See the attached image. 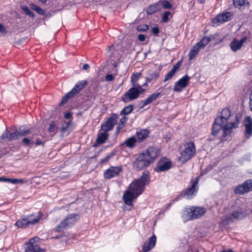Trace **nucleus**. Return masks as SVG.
<instances>
[{
    "mask_svg": "<svg viewBox=\"0 0 252 252\" xmlns=\"http://www.w3.org/2000/svg\"><path fill=\"white\" fill-rule=\"evenodd\" d=\"M161 10L160 3L158 2L150 5L147 8L146 12L148 15H152L153 13Z\"/></svg>",
    "mask_w": 252,
    "mask_h": 252,
    "instance_id": "30",
    "label": "nucleus"
},
{
    "mask_svg": "<svg viewBox=\"0 0 252 252\" xmlns=\"http://www.w3.org/2000/svg\"><path fill=\"white\" fill-rule=\"evenodd\" d=\"M109 135L106 132H103L98 134L95 141L93 143V147L96 148L101 144H104L108 138Z\"/></svg>",
    "mask_w": 252,
    "mask_h": 252,
    "instance_id": "20",
    "label": "nucleus"
},
{
    "mask_svg": "<svg viewBox=\"0 0 252 252\" xmlns=\"http://www.w3.org/2000/svg\"><path fill=\"white\" fill-rule=\"evenodd\" d=\"M251 191H252V179L246 180L242 184L237 186L234 189V192L239 194H244Z\"/></svg>",
    "mask_w": 252,
    "mask_h": 252,
    "instance_id": "10",
    "label": "nucleus"
},
{
    "mask_svg": "<svg viewBox=\"0 0 252 252\" xmlns=\"http://www.w3.org/2000/svg\"><path fill=\"white\" fill-rule=\"evenodd\" d=\"M211 40V39L210 37L203 36L201 40L197 42L196 44L202 49L206 46Z\"/></svg>",
    "mask_w": 252,
    "mask_h": 252,
    "instance_id": "36",
    "label": "nucleus"
},
{
    "mask_svg": "<svg viewBox=\"0 0 252 252\" xmlns=\"http://www.w3.org/2000/svg\"><path fill=\"white\" fill-rule=\"evenodd\" d=\"M136 142H138L135 136H133L127 138L124 143L121 144V146L126 145L127 148L132 149L136 145Z\"/></svg>",
    "mask_w": 252,
    "mask_h": 252,
    "instance_id": "27",
    "label": "nucleus"
},
{
    "mask_svg": "<svg viewBox=\"0 0 252 252\" xmlns=\"http://www.w3.org/2000/svg\"><path fill=\"white\" fill-rule=\"evenodd\" d=\"M20 180L17 179L8 178V182L12 184H17L20 182Z\"/></svg>",
    "mask_w": 252,
    "mask_h": 252,
    "instance_id": "60",
    "label": "nucleus"
},
{
    "mask_svg": "<svg viewBox=\"0 0 252 252\" xmlns=\"http://www.w3.org/2000/svg\"><path fill=\"white\" fill-rule=\"evenodd\" d=\"M216 165L217 163H214L213 164L208 165L204 169L201 171L200 176H203L208 173L210 171L212 170Z\"/></svg>",
    "mask_w": 252,
    "mask_h": 252,
    "instance_id": "46",
    "label": "nucleus"
},
{
    "mask_svg": "<svg viewBox=\"0 0 252 252\" xmlns=\"http://www.w3.org/2000/svg\"><path fill=\"white\" fill-rule=\"evenodd\" d=\"M128 118L125 116L123 117L120 120V124L121 125H123L125 126V124H126L127 120Z\"/></svg>",
    "mask_w": 252,
    "mask_h": 252,
    "instance_id": "57",
    "label": "nucleus"
},
{
    "mask_svg": "<svg viewBox=\"0 0 252 252\" xmlns=\"http://www.w3.org/2000/svg\"><path fill=\"white\" fill-rule=\"evenodd\" d=\"M173 164L171 160L165 157L161 158L157 162L154 170L157 173L167 171L172 168Z\"/></svg>",
    "mask_w": 252,
    "mask_h": 252,
    "instance_id": "7",
    "label": "nucleus"
},
{
    "mask_svg": "<svg viewBox=\"0 0 252 252\" xmlns=\"http://www.w3.org/2000/svg\"><path fill=\"white\" fill-rule=\"evenodd\" d=\"M21 9L26 14V15L30 16L32 18L34 17V13L26 5H21Z\"/></svg>",
    "mask_w": 252,
    "mask_h": 252,
    "instance_id": "42",
    "label": "nucleus"
},
{
    "mask_svg": "<svg viewBox=\"0 0 252 252\" xmlns=\"http://www.w3.org/2000/svg\"><path fill=\"white\" fill-rule=\"evenodd\" d=\"M133 109V105L130 104L124 107L120 112L121 115H127L131 113Z\"/></svg>",
    "mask_w": 252,
    "mask_h": 252,
    "instance_id": "38",
    "label": "nucleus"
},
{
    "mask_svg": "<svg viewBox=\"0 0 252 252\" xmlns=\"http://www.w3.org/2000/svg\"><path fill=\"white\" fill-rule=\"evenodd\" d=\"M244 124L245 127V136L247 139H249L252 136V119L250 116L246 117Z\"/></svg>",
    "mask_w": 252,
    "mask_h": 252,
    "instance_id": "15",
    "label": "nucleus"
},
{
    "mask_svg": "<svg viewBox=\"0 0 252 252\" xmlns=\"http://www.w3.org/2000/svg\"><path fill=\"white\" fill-rule=\"evenodd\" d=\"M182 62V60L177 62V63L173 65V68L171 69L172 71H173L175 73L179 70L180 67L181 65Z\"/></svg>",
    "mask_w": 252,
    "mask_h": 252,
    "instance_id": "53",
    "label": "nucleus"
},
{
    "mask_svg": "<svg viewBox=\"0 0 252 252\" xmlns=\"http://www.w3.org/2000/svg\"><path fill=\"white\" fill-rule=\"evenodd\" d=\"M171 14V12L169 11L164 12L162 16V21L163 23H166L169 20L168 16Z\"/></svg>",
    "mask_w": 252,
    "mask_h": 252,
    "instance_id": "52",
    "label": "nucleus"
},
{
    "mask_svg": "<svg viewBox=\"0 0 252 252\" xmlns=\"http://www.w3.org/2000/svg\"><path fill=\"white\" fill-rule=\"evenodd\" d=\"M72 113L70 111H68L66 112L64 114V117L66 119H69L72 118Z\"/></svg>",
    "mask_w": 252,
    "mask_h": 252,
    "instance_id": "59",
    "label": "nucleus"
},
{
    "mask_svg": "<svg viewBox=\"0 0 252 252\" xmlns=\"http://www.w3.org/2000/svg\"><path fill=\"white\" fill-rule=\"evenodd\" d=\"M105 79L108 81H111L114 79V76L112 74H108L105 76Z\"/></svg>",
    "mask_w": 252,
    "mask_h": 252,
    "instance_id": "58",
    "label": "nucleus"
},
{
    "mask_svg": "<svg viewBox=\"0 0 252 252\" xmlns=\"http://www.w3.org/2000/svg\"><path fill=\"white\" fill-rule=\"evenodd\" d=\"M222 18L223 19V23L227 22L231 19V14L230 12H227L224 13H221Z\"/></svg>",
    "mask_w": 252,
    "mask_h": 252,
    "instance_id": "49",
    "label": "nucleus"
},
{
    "mask_svg": "<svg viewBox=\"0 0 252 252\" xmlns=\"http://www.w3.org/2000/svg\"><path fill=\"white\" fill-rule=\"evenodd\" d=\"M157 238L155 234L150 237L148 241L145 242L143 246L142 250L144 252H148L152 249L156 245Z\"/></svg>",
    "mask_w": 252,
    "mask_h": 252,
    "instance_id": "17",
    "label": "nucleus"
},
{
    "mask_svg": "<svg viewBox=\"0 0 252 252\" xmlns=\"http://www.w3.org/2000/svg\"><path fill=\"white\" fill-rule=\"evenodd\" d=\"M141 77V72L133 73L130 77V83L132 86H137L140 85L137 81Z\"/></svg>",
    "mask_w": 252,
    "mask_h": 252,
    "instance_id": "31",
    "label": "nucleus"
},
{
    "mask_svg": "<svg viewBox=\"0 0 252 252\" xmlns=\"http://www.w3.org/2000/svg\"><path fill=\"white\" fill-rule=\"evenodd\" d=\"M159 76V73L157 72L150 74L148 77L146 78V81L151 83L153 80L156 81Z\"/></svg>",
    "mask_w": 252,
    "mask_h": 252,
    "instance_id": "41",
    "label": "nucleus"
},
{
    "mask_svg": "<svg viewBox=\"0 0 252 252\" xmlns=\"http://www.w3.org/2000/svg\"><path fill=\"white\" fill-rule=\"evenodd\" d=\"M195 152L196 147L194 143L192 141L187 142L184 150L180 153L179 159L183 163H186L194 156Z\"/></svg>",
    "mask_w": 252,
    "mask_h": 252,
    "instance_id": "4",
    "label": "nucleus"
},
{
    "mask_svg": "<svg viewBox=\"0 0 252 252\" xmlns=\"http://www.w3.org/2000/svg\"><path fill=\"white\" fill-rule=\"evenodd\" d=\"M149 26L146 24H142L138 25L136 29L138 32H145L149 30Z\"/></svg>",
    "mask_w": 252,
    "mask_h": 252,
    "instance_id": "51",
    "label": "nucleus"
},
{
    "mask_svg": "<svg viewBox=\"0 0 252 252\" xmlns=\"http://www.w3.org/2000/svg\"><path fill=\"white\" fill-rule=\"evenodd\" d=\"M242 46V44H240L239 40L235 38L234 39L230 44V48L233 52H236L239 50Z\"/></svg>",
    "mask_w": 252,
    "mask_h": 252,
    "instance_id": "33",
    "label": "nucleus"
},
{
    "mask_svg": "<svg viewBox=\"0 0 252 252\" xmlns=\"http://www.w3.org/2000/svg\"><path fill=\"white\" fill-rule=\"evenodd\" d=\"M162 95V94L161 93H154L152 94L145 100L141 101L143 104L140 106V108L142 109L144 108L145 106L151 103L153 101L161 96Z\"/></svg>",
    "mask_w": 252,
    "mask_h": 252,
    "instance_id": "22",
    "label": "nucleus"
},
{
    "mask_svg": "<svg viewBox=\"0 0 252 252\" xmlns=\"http://www.w3.org/2000/svg\"><path fill=\"white\" fill-rule=\"evenodd\" d=\"M138 39L140 41H144L146 39V36L143 34H140L138 36Z\"/></svg>",
    "mask_w": 252,
    "mask_h": 252,
    "instance_id": "62",
    "label": "nucleus"
},
{
    "mask_svg": "<svg viewBox=\"0 0 252 252\" xmlns=\"http://www.w3.org/2000/svg\"><path fill=\"white\" fill-rule=\"evenodd\" d=\"M117 114H112L109 118H107L105 123L101 124V130L107 133L112 130L117 122Z\"/></svg>",
    "mask_w": 252,
    "mask_h": 252,
    "instance_id": "9",
    "label": "nucleus"
},
{
    "mask_svg": "<svg viewBox=\"0 0 252 252\" xmlns=\"http://www.w3.org/2000/svg\"><path fill=\"white\" fill-rule=\"evenodd\" d=\"M158 2L160 3V7L162 6L164 9H170L173 7L172 4L167 0H160Z\"/></svg>",
    "mask_w": 252,
    "mask_h": 252,
    "instance_id": "39",
    "label": "nucleus"
},
{
    "mask_svg": "<svg viewBox=\"0 0 252 252\" xmlns=\"http://www.w3.org/2000/svg\"><path fill=\"white\" fill-rule=\"evenodd\" d=\"M37 220H29L27 216L23 218L18 220L14 223V225L18 228H25L30 225L36 224Z\"/></svg>",
    "mask_w": 252,
    "mask_h": 252,
    "instance_id": "12",
    "label": "nucleus"
},
{
    "mask_svg": "<svg viewBox=\"0 0 252 252\" xmlns=\"http://www.w3.org/2000/svg\"><path fill=\"white\" fill-rule=\"evenodd\" d=\"M138 195L132 190L126 191L123 195V199L126 204L128 206L132 205V201L136 198Z\"/></svg>",
    "mask_w": 252,
    "mask_h": 252,
    "instance_id": "14",
    "label": "nucleus"
},
{
    "mask_svg": "<svg viewBox=\"0 0 252 252\" xmlns=\"http://www.w3.org/2000/svg\"><path fill=\"white\" fill-rule=\"evenodd\" d=\"M159 151L154 147H150L140 153L133 163V166L137 171H140L149 166L158 157Z\"/></svg>",
    "mask_w": 252,
    "mask_h": 252,
    "instance_id": "1",
    "label": "nucleus"
},
{
    "mask_svg": "<svg viewBox=\"0 0 252 252\" xmlns=\"http://www.w3.org/2000/svg\"><path fill=\"white\" fill-rule=\"evenodd\" d=\"M21 143L24 146L29 147H32L34 144L33 141L28 137H24L23 138Z\"/></svg>",
    "mask_w": 252,
    "mask_h": 252,
    "instance_id": "45",
    "label": "nucleus"
},
{
    "mask_svg": "<svg viewBox=\"0 0 252 252\" xmlns=\"http://www.w3.org/2000/svg\"><path fill=\"white\" fill-rule=\"evenodd\" d=\"M190 77L187 74L184 75L175 83L173 91L175 92H181L183 89L186 88L190 81Z\"/></svg>",
    "mask_w": 252,
    "mask_h": 252,
    "instance_id": "11",
    "label": "nucleus"
},
{
    "mask_svg": "<svg viewBox=\"0 0 252 252\" xmlns=\"http://www.w3.org/2000/svg\"><path fill=\"white\" fill-rule=\"evenodd\" d=\"M73 123L71 121H68L67 122H65L63 124H62L61 131L63 132H66L68 130L69 127Z\"/></svg>",
    "mask_w": 252,
    "mask_h": 252,
    "instance_id": "47",
    "label": "nucleus"
},
{
    "mask_svg": "<svg viewBox=\"0 0 252 252\" xmlns=\"http://www.w3.org/2000/svg\"><path fill=\"white\" fill-rule=\"evenodd\" d=\"M223 23L221 14L217 15L215 18L212 19V23L215 25L218 24H221Z\"/></svg>",
    "mask_w": 252,
    "mask_h": 252,
    "instance_id": "44",
    "label": "nucleus"
},
{
    "mask_svg": "<svg viewBox=\"0 0 252 252\" xmlns=\"http://www.w3.org/2000/svg\"><path fill=\"white\" fill-rule=\"evenodd\" d=\"M19 135L20 137L25 136L30 134L31 132L30 128H28L25 126H21L18 129Z\"/></svg>",
    "mask_w": 252,
    "mask_h": 252,
    "instance_id": "34",
    "label": "nucleus"
},
{
    "mask_svg": "<svg viewBox=\"0 0 252 252\" xmlns=\"http://www.w3.org/2000/svg\"><path fill=\"white\" fill-rule=\"evenodd\" d=\"M115 155V152H112L110 154L107 155L105 157L101 159L100 163H104L108 161L110 159Z\"/></svg>",
    "mask_w": 252,
    "mask_h": 252,
    "instance_id": "50",
    "label": "nucleus"
},
{
    "mask_svg": "<svg viewBox=\"0 0 252 252\" xmlns=\"http://www.w3.org/2000/svg\"><path fill=\"white\" fill-rule=\"evenodd\" d=\"M200 49H201V48L198 46H197L196 44H195L189 51V60H193L196 55L198 54Z\"/></svg>",
    "mask_w": 252,
    "mask_h": 252,
    "instance_id": "32",
    "label": "nucleus"
},
{
    "mask_svg": "<svg viewBox=\"0 0 252 252\" xmlns=\"http://www.w3.org/2000/svg\"><path fill=\"white\" fill-rule=\"evenodd\" d=\"M34 144L36 146L41 145H44V143L41 140H40L39 139H37L36 140Z\"/></svg>",
    "mask_w": 252,
    "mask_h": 252,
    "instance_id": "64",
    "label": "nucleus"
},
{
    "mask_svg": "<svg viewBox=\"0 0 252 252\" xmlns=\"http://www.w3.org/2000/svg\"><path fill=\"white\" fill-rule=\"evenodd\" d=\"M152 32L155 36H157L159 32V29L158 26H154L152 28Z\"/></svg>",
    "mask_w": 252,
    "mask_h": 252,
    "instance_id": "56",
    "label": "nucleus"
},
{
    "mask_svg": "<svg viewBox=\"0 0 252 252\" xmlns=\"http://www.w3.org/2000/svg\"><path fill=\"white\" fill-rule=\"evenodd\" d=\"M191 207L192 210V212H191V213L193 220L200 218L203 215L206 211V209L203 207L193 206Z\"/></svg>",
    "mask_w": 252,
    "mask_h": 252,
    "instance_id": "25",
    "label": "nucleus"
},
{
    "mask_svg": "<svg viewBox=\"0 0 252 252\" xmlns=\"http://www.w3.org/2000/svg\"><path fill=\"white\" fill-rule=\"evenodd\" d=\"M75 95V94L70 91L63 97L62 101L60 102V105H62L65 104L68 102L69 99L74 97Z\"/></svg>",
    "mask_w": 252,
    "mask_h": 252,
    "instance_id": "37",
    "label": "nucleus"
},
{
    "mask_svg": "<svg viewBox=\"0 0 252 252\" xmlns=\"http://www.w3.org/2000/svg\"><path fill=\"white\" fill-rule=\"evenodd\" d=\"M0 32L1 33H6V30L5 27L1 24L0 23Z\"/></svg>",
    "mask_w": 252,
    "mask_h": 252,
    "instance_id": "61",
    "label": "nucleus"
},
{
    "mask_svg": "<svg viewBox=\"0 0 252 252\" xmlns=\"http://www.w3.org/2000/svg\"><path fill=\"white\" fill-rule=\"evenodd\" d=\"M18 134L19 132L17 129H16L14 132L10 133L9 141H12L13 140H16L18 139L20 137Z\"/></svg>",
    "mask_w": 252,
    "mask_h": 252,
    "instance_id": "48",
    "label": "nucleus"
},
{
    "mask_svg": "<svg viewBox=\"0 0 252 252\" xmlns=\"http://www.w3.org/2000/svg\"><path fill=\"white\" fill-rule=\"evenodd\" d=\"M87 83V81L86 80L79 81L75 84L71 91L74 94H76L79 93L80 91L85 87Z\"/></svg>",
    "mask_w": 252,
    "mask_h": 252,
    "instance_id": "28",
    "label": "nucleus"
},
{
    "mask_svg": "<svg viewBox=\"0 0 252 252\" xmlns=\"http://www.w3.org/2000/svg\"><path fill=\"white\" fill-rule=\"evenodd\" d=\"M224 124L221 122H217V119L216 118L212 126V136H216L219 131L222 129Z\"/></svg>",
    "mask_w": 252,
    "mask_h": 252,
    "instance_id": "26",
    "label": "nucleus"
},
{
    "mask_svg": "<svg viewBox=\"0 0 252 252\" xmlns=\"http://www.w3.org/2000/svg\"><path fill=\"white\" fill-rule=\"evenodd\" d=\"M30 6L32 9L35 11L38 14L40 15H44L45 12V10L42 9L40 7L38 6L35 4L32 3L30 4Z\"/></svg>",
    "mask_w": 252,
    "mask_h": 252,
    "instance_id": "40",
    "label": "nucleus"
},
{
    "mask_svg": "<svg viewBox=\"0 0 252 252\" xmlns=\"http://www.w3.org/2000/svg\"><path fill=\"white\" fill-rule=\"evenodd\" d=\"M248 216L246 211L240 208L237 210H234L231 213L226 215L222 220V222L227 224L234 221V220H242Z\"/></svg>",
    "mask_w": 252,
    "mask_h": 252,
    "instance_id": "5",
    "label": "nucleus"
},
{
    "mask_svg": "<svg viewBox=\"0 0 252 252\" xmlns=\"http://www.w3.org/2000/svg\"><path fill=\"white\" fill-rule=\"evenodd\" d=\"M242 115L240 113H238L235 115V120L234 122H230L229 123H226L224 125L223 128H222L223 133L221 141L226 140L225 137L231 134V129L233 128H236L238 127L239 124L240 120L242 119Z\"/></svg>",
    "mask_w": 252,
    "mask_h": 252,
    "instance_id": "6",
    "label": "nucleus"
},
{
    "mask_svg": "<svg viewBox=\"0 0 252 252\" xmlns=\"http://www.w3.org/2000/svg\"><path fill=\"white\" fill-rule=\"evenodd\" d=\"M175 74V73L173 71L170 70V71L165 75L163 82H165L170 79H171Z\"/></svg>",
    "mask_w": 252,
    "mask_h": 252,
    "instance_id": "54",
    "label": "nucleus"
},
{
    "mask_svg": "<svg viewBox=\"0 0 252 252\" xmlns=\"http://www.w3.org/2000/svg\"><path fill=\"white\" fill-rule=\"evenodd\" d=\"M145 92V89L142 88L141 85L132 86L121 96V100L125 103H127L138 98Z\"/></svg>",
    "mask_w": 252,
    "mask_h": 252,
    "instance_id": "3",
    "label": "nucleus"
},
{
    "mask_svg": "<svg viewBox=\"0 0 252 252\" xmlns=\"http://www.w3.org/2000/svg\"><path fill=\"white\" fill-rule=\"evenodd\" d=\"M10 133L7 128H6L3 134H2L1 137L2 139L7 138L8 140H9Z\"/></svg>",
    "mask_w": 252,
    "mask_h": 252,
    "instance_id": "55",
    "label": "nucleus"
},
{
    "mask_svg": "<svg viewBox=\"0 0 252 252\" xmlns=\"http://www.w3.org/2000/svg\"><path fill=\"white\" fill-rule=\"evenodd\" d=\"M230 116L231 111L230 109L228 108H223L220 112V115L216 118L217 122H221L223 124H226Z\"/></svg>",
    "mask_w": 252,
    "mask_h": 252,
    "instance_id": "18",
    "label": "nucleus"
},
{
    "mask_svg": "<svg viewBox=\"0 0 252 252\" xmlns=\"http://www.w3.org/2000/svg\"><path fill=\"white\" fill-rule=\"evenodd\" d=\"M199 180V179L198 177L191 179L190 180V182L191 183V187L184 189L182 191L183 195L184 196H187L188 198H189L190 196L195 195L198 189V184Z\"/></svg>",
    "mask_w": 252,
    "mask_h": 252,
    "instance_id": "8",
    "label": "nucleus"
},
{
    "mask_svg": "<svg viewBox=\"0 0 252 252\" xmlns=\"http://www.w3.org/2000/svg\"><path fill=\"white\" fill-rule=\"evenodd\" d=\"M149 134V131L146 129H141L136 131L135 137L138 143L142 142Z\"/></svg>",
    "mask_w": 252,
    "mask_h": 252,
    "instance_id": "24",
    "label": "nucleus"
},
{
    "mask_svg": "<svg viewBox=\"0 0 252 252\" xmlns=\"http://www.w3.org/2000/svg\"><path fill=\"white\" fill-rule=\"evenodd\" d=\"M122 171V167L121 166H111L105 171L104 177L105 179H110L118 175Z\"/></svg>",
    "mask_w": 252,
    "mask_h": 252,
    "instance_id": "13",
    "label": "nucleus"
},
{
    "mask_svg": "<svg viewBox=\"0 0 252 252\" xmlns=\"http://www.w3.org/2000/svg\"><path fill=\"white\" fill-rule=\"evenodd\" d=\"M233 3L234 6L239 9H243L245 5L248 7L250 5V2L248 0H233Z\"/></svg>",
    "mask_w": 252,
    "mask_h": 252,
    "instance_id": "29",
    "label": "nucleus"
},
{
    "mask_svg": "<svg viewBox=\"0 0 252 252\" xmlns=\"http://www.w3.org/2000/svg\"><path fill=\"white\" fill-rule=\"evenodd\" d=\"M135 180L145 188V186L148 185L150 182L149 171L148 170L144 171L140 177Z\"/></svg>",
    "mask_w": 252,
    "mask_h": 252,
    "instance_id": "19",
    "label": "nucleus"
},
{
    "mask_svg": "<svg viewBox=\"0 0 252 252\" xmlns=\"http://www.w3.org/2000/svg\"><path fill=\"white\" fill-rule=\"evenodd\" d=\"M78 214H70L67 216L54 229L55 232H63L65 229L71 227L80 219Z\"/></svg>",
    "mask_w": 252,
    "mask_h": 252,
    "instance_id": "2",
    "label": "nucleus"
},
{
    "mask_svg": "<svg viewBox=\"0 0 252 252\" xmlns=\"http://www.w3.org/2000/svg\"><path fill=\"white\" fill-rule=\"evenodd\" d=\"M43 216V214L41 212H38L36 213H32L30 215L27 216L29 220H37L36 224L38 223L39 220L42 218Z\"/></svg>",
    "mask_w": 252,
    "mask_h": 252,
    "instance_id": "35",
    "label": "nucleus"
},
{
    "mask_svg": "<svg viewBox=\"0 0 252 252\" xmlns=\"http://www.w3.org/2000/svg\"><path fill=\"white\" fill-rule=\"evenodd\" d=\"M124 127V126L121 125V124H119L117 126L116 133H119L120 132L121 129H122Z\"/></svg>",
    "mask_w": 252,
    "mask_h": 252,
    "instance_id": "63",
    "label": "nucleus"
},
{
    "mask_svg": "<svg viewBox=\"0 0 252 252\" xmlns=\"http://www.w3.org/2000/svg\"><path fill=\"white\" fill-rule=\"evenodd\" d=\"M58 126L56 125L54 121H52L49 124V127L48 128V131L49 132H53L56 133L58 132Z\"/></svg>",
    "mask_w": 252,
    "mask_h": 252,
    "instance_id": "43",
    "label": "nucleus"
},
{
    "mask_svg": "<svg viewBox=\"0 0 252 252\" xmlns=\"http://www.w3.org/2000/svg\"><path fill=\"white\" fill-rule=\"evenodd\" d=\"M129 188V189L132 190L138 196L141 194L145 189V188L136 180L130 184Z\"/></svg>",
    "mask_w": 252,
    "mask_h": 252,
    "instance_id": "21",
    "label": "nucleus"
},
{
    "mask_svg": "<svg viewBox=\"0 0 252 252\" xmlns=\"http://www.w3.org/2000/svg\"><path fill=\"white\" fill-rule=\"evenodd\" d=\"M36 238H37L34 237L29 240L28 243V245L26 248L25 252H45L44 250L40 248L38 245L34 243V239Z\"/></svg>",
    "mask_w": 252,
    "mask_h": 252,
    "instance_id": "16",
    "label": "nucleus"
},
{
    "mask_svg": "<svg viewBox=\"0 0 252 252\" xmlns=\"http://www.w3.org/2000/svg\"><path fill=\"white\" fill-rule=\"evenodd\" d=\"M191 212H192L191 207L185 208L184 210L182 211L181 215V218L184 221L186 222L193 220Z\"/></svg>",
    "mask_w": 252,
    "mask_h": 252,
    "instance_id": "23",
    "label": "nucleus"
}]
</instances>
